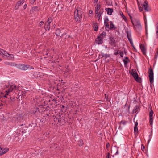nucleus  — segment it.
<instances>
[{"label":"nucleus","mask_w":158,"mask_h":158,"mask_svg":"<svg viewBox=\"0 0 158 158\" xmlns=\"http://www.w3.org/2000/svg\"><path fill=\"white\" fill-rule=\"evenodd\" d=\"M79 10L76 9L74 11V19L76 22H80L81 19L82 18V15L81 14L79 15Z\"/></svg>","instance_id":"f257e3e1"},{"label":"nucleus","mask_w":158,"mask_h":158,"mask_svg":"<svg viewBox=\"0 0 158 158\" xmlns=\"http://www.w3.org/2000/svg\"><path fill=\"white\" fill-rule=\"evenodd\" d=\"M19 69L23 70H26L27 69H33V68L29 65H25L23 64H17L16 67Z\"/></svg>","instance_id":"f03ea898"},{"label":"nucleus","mask_w":158,"mask_h":158,"mask_svg":"<svg viewBox=\"0 0 158 158\" xmlns=\"http://www.w3.org/2000/svg\"><path fill=\"white\" fill-rule=\"evenodd\" d=\"M141 6L142 7H141L138 4L139 8L140 11H142L143 10V7L144 8L145 11L147 12L149 11V6H148L147 1H145L144 3L143 4H142Z\"/></svg>","instance_id":"7ed1b4c3"},{"label":"nucleus","mask_w":158,"mask_h":158,"mask_svg":"<svg viewBox=\"0 0 158 158\" xmlns=\"http://www.w3.org/2000/svg\"><path fill=\"white\" fill-rule=\"evenodd\" d=\"M136 30H140L141 29V25L139 20L136 19L134 22H132Z\"/></svg>","instance_id":"20e7f679"},{"label":"nucleus","mask_w":158,"mask_h":158,"mask_svg":"<svg viewBox=\"0 0 158 158\" xmlns=\"http://www.w3.org/2000/svg\"><path fill=\"white\" fill-rule=\"evenodd\" d=\"M148 74L149 81L151 84L154 81V73L153 71L151 68L149 69Z\"/></svg>","instance_id":"39448f33"},{"label":"nucleus","mask_w":158,"mask_h":158,"mask_svg":"<svg viewBox=\"0 0 158 158\" xmlns=\"http://www.w3.org/2000/svg\"><path fill=\"white\" fill-rule=\"evenodd\" d=\"M116 38L113 37H110V41L109 43L111 46H113L114 47L116 46V43L117 41L116 40Z\"/></svg>","instance_id":"423d86ee"},{"label":"nucleus","mask_w":158,"mask_h":158,"mask_svg":"<svg viewBox=\"0 0 158 158\" xmlns=\"http://www.w3.org/2000/svg\"><path fill=\"white\" fill-rule=\"evenodd\" d=\"M17 89V88L16 87V85H10V87L9 88V89L8 90L6 91V92H7V95H8V94L13 91V90H14V89H15H15Z\"/></svg>","instance_id":"0eeeda50"},{"label":"nucleus","mask_w":158,"mask_h":158,"mask_svg":"<svg viewBox=\"0 0 158 158\" xmlns=\"http://www.w3.org/2000/svg\"><path fill=\"white\" fill-rule=\"evenodd\" d=\"M4 64H5L10 66L11 67H16L17 66V64L15 63V62H9L7 61H5L4 62Z\"/></svg>","instance_id":"6e6552de"},{"label":"nucleus","mask_w":158,"mask_h":158,"mask_svg":"<svg viewBox=\"0 0 158 158\" xmlns=\"http://www.w3.org/2000/svg\"><path fill=\"white\" fill-rule=\"evenodd\" d=\"M153 112L152 110L149 112V123L150 125H152L153 124Z\"/></svg>","instance_id":"1a4fd4ad"},{"label":"nucleus","mask_w":158,"mask_h":158,"mask_svg":"<svg viewBox=\"0 0 158 158\" xmlns=\"http://www.w3.org/2000/svg\"><path fill=\"white\" fill-rule=\"evenodd\" d=\"M140 48L143 55H145L146 54V48L143 44H141L140 45Z\"/></svg>","instance_id":"9d476101"},{"label":"nucleus","mask_w":158,"mask_h":158,"mask_svg":"<svg viewBox=\"0 0 158 158\" xmlns=\"http://www.w3.org/2000/svg\"><path fill=\"white\" fill-rule=\"evenodd\" d=\"M96 43L98 44H101L103 42V39L101 37L98 36L95 41Z\"/></svg>","instance_id":"9b49d317"},{"label":"nucleus","mask_w":158,"mask_h":158,"mask_svg":"<svg viewBox=\"0 0 158 158\" xmlns=\"http://www.w3.org/2000/svg\"><path fill=\"white\" fill-rule=\"evenodd\" d=\"M104 12V10L103 8L99 10V12H98V14H97V17L98 19V20H99L100 19L102 15V14L103 12Z\"/></svg>","instance_id":"f8f14e48"},{"label":"nucleus","mask_w":158,"mask_h":158,"mask_svg":"<svg viewBox=\"0 0 158 158\" xmlns=\"http://www.w3.org/2000/svg\"><path fill=\"white\" fill-rule=\"evenodd\" d=\"M132 76L137 81L139 82H140V81L139 79L138 75L137 73H133L132 74Z\"/></svg>","instance_id":"ddd939ff"},{"label":"nucleus","mask_w":158,"mask_h":158,"mask_svg":"<svg viewBox=\"0 0 158 158\" xmlns=\"http://www.w3.org/2000/svg\"><path fill=\"white\" fill-rule=\"evenodd\" d=\"M105 10L107 11V14L109 15H111L113 12V9L112 8H107L105 9Z\"/></svg>","instance_id":"4468645a"},{"label":"nucleus","mask_w":158,"mask_h":158,"mask_svg":"<svg viewBox=\"0 0 158 158\" xmlns=\"http://www.w3.org/2000/svg\"><path fill=\"white\" fill-rule=\"evenodd\" d=\"M0 54L2 56H6L7 55H9V54L7 52L3 50L0 49Z\"/></svg>","instance_id":"2eb2a0df"},{"label":"nucleus","mask_w":158,"mask_h":158,"mask_svg":"<svg viewBox=\"0 0 158 158\" xmlns=\"http://www.w3.org/2000/svg\"><path fill=\"white\" fill-rule=\"evenodd\" d=\"M40 10V8L37 6H33L32 7V9L31 10V12L32 11V12H34L38 11Z\"/></svg>","instance_id":"dca6fc26"},{"label":"nucleus","mask_w":158,"mask_h":158,"mask_svg":"<svg viewBox=\"0 0 158 158\" xmlns=\"http://www.w3.org/2000/svg\"><path fill=\"white\" fill-rule=\"evenodd\" d=\"M101 5L99 4H97L95 7V14H98L99 10L101 9Z\"/></svg>","instance_id":"f3484780"},{"label":"nucleus","mask_w":158,"mask_h":158,"mask_svg":"<svg viewBox=\"0 0 158 158\" xmlns=\"http://www.w3.org/2000/svg\"><path fill=\"white\" fill-rule=\"evenodd\" d=\"M44 28L46 30H48L49 31L50 29V25L47 24V22L44 23Z\"/></svg>","instance_id":"a211bd4d"},{"label":"nucleus","mask_w":158,"mask_h":158,"mask_svg":"<svg viewBox=\"0 0 158 158\" xmlns=\"http://www.w3.org/2000/svg\"><path fill=\"white\" fill-rule=\"evenodd\" d=\"M24 2V0H20L17 2V5L18 6V7L21 6L22 4H23Z\"/></svg>","instance_id":"6ab92c4d"},{"label":"nucleus","mask_w":158,"mask_h":158,"mask_svg":"<svg viewBox=\"0 0 158 158\" xmlns=\"http://www.w3.org/2000/svg\"><path fill=\"white\" fill-rule=\"evenodd\" d=\"M116 28V27H114V24H113V22H110V27L109 28V29L110 30L114 29H115Z\"/></svg>","instance_id":"aec40b11"},{"label":"nucleus","mask_w":158,"mask_h":158,"mask_svg":"<svg viewBox=\"0 0 158 158\" xmlns=\"http://www.w3.org/2000/svg\"><path fill=\"white\" fill-rule=\"evenodd\" d=\"M134 134L135 136L138 135V130L137 127H134Z\"/></svg>","instance_id":"412c9836"},{"label":"nucleus","mask_w":158,"mask_h":158,"mask_svg":"<svg viewBox=\"0 0 158 158\" xmlns=\"http://www.w3.org/2000/svg\"><path fill=\"white\" fill-rule=\"evenodd\" d=\"M52 20H53V19L52 18H51V17H49L47 19V21L46 22L47 23V24L50 25V23L52 21Z\"/></svg>","instance_id":"4be33fe9"},{"label":"nucleus","mask_w":158,"mask_h":158,"mask_svg":"<svg viewBox=\"0 0 158 158\" xmlns=\"http://www.w3.org/2000/svg\"><path fill=\"white\" fill-rule=\"evenodd\" d=\"M139 108V106H136L133 110V113H136L137 111Z\"/></svg>","instance_id":"5701e85b"},{"label":"nucleus","mask_w":158,"mask_h":158,"mask_svg":"<svg viewBox=\"0 0 158 158\" xmlns=\"http://www.w3.org/2000/svg\"><path fill=\"white\" fill-rule=\"evenodd\" d=\"M61 32H60V31L58 29L56 30V34L57 36H62L63 35L62 34H60Z\"/></svg>","instance_id":"b1692460"},{"label":"nucleus","mask_w":158,"mask_h":158,"mask_svg":"<svg viewBox=\"0 0 158 158\" xmlns=\"http://www.w3.org/2000/svg\"><path fill=\"white\" fill-rule=\"evenodd\" d=\"M106 33L105 32H103L100 35V37H101L102 39L105 36Z\"/></svg>","instance_id":"393cba45"},{"label":"nucleus","mask_w":158,"mask_h":158,"mask_svg":"<svg viewBox=\"0 0 158 158\" xmlns=\"http://www.w3.org/2000/svg\"><path fill=\"white\" fill-rule=\"evenodd\" d=\"M109 21V19H108V18H107V17H106L105 18V19H104V25H106V24H108V21Z\"/></svg>","instance_id":"a878e982"},{"label":"nucleus","mask_w":158,"mask_h":158,"mask_svg":"<svg viewBox=\"0 0 158 158\" xmlns=\"http://www.w3.org/2000/svg\"><path fill=\"white\" fill-rule=\"evenodd\" d=\"M94 29L95 31H97L98 29V26L97 24H95L94 27Z\"/></svg>","instance_id":"bb28decb"},{"label":"nucleus","mask_w":158,"mask_h":158,"mask_svg":"<svg viewBox=\"0 0 158 158\" xmlns=\"http://www.w3.org/2000/svg\"><path fill=\"white\" fill-rule=\"evenodd\" d=\"M125 65H126L129 61V60H126L125 59L123 60Z\"/></svg>","instance_id":"cd10ccee"},{"label":"nucleus","mask_w":158,"mask_h":158,"mask_svg":"<svg viewBox=\"0 0 158 158\" xmlns=\"http://www.w3.org/2000/svg\"><path fill=\"white\" fill-rule=\"evenodd\" d=\"M156 34L157 35V37L158 38V23L156 24Z\"/></svg>","instance_id":"c85d7f7f"},{"label":"nucleus","mask_w":158,"mask_h":158,"mask_svg":"<svg viewBox=\"0 0 158 158\" xmlns=\"http://www.w3.org/2000/svg\"><path fill=\"white\" fill-rule=\"evenodd\" d=\"M102 57H106V58H107V57H110V55L109 54H102Z\"/></svg>","instance_id":"c756f323"},{"label":"nucleus","mask_w":158,"mask_h":158,"mask_svg":"<svg viewBox=\"0 0 158 158\" xmlns=\"http://www.w3.org/2000/svg\"><path fill=\"white\" fill-rule=\"evenodd\" d=\"M119 54L120 55V56L122 57H123V51H119Z\"/></svg>","instance_id":"7c9ffc66"},{"label":"nucleus","mask_w":158,"mask_h":158,"mask_svg":"<svg viewBox=\"0 0 158 158\" xmlns=\"http://www.w3.org/2000/svg\"><path fill=\"white\" fill-rule=\"evenodd\" d=\"M128 39L129 41L130 44H131L132 45L133 44V43L132 42V39H131V37L129 38V37H128Z\"/></svg>","instance_id":"2f4dec72"},{"label":"nucleus","mask_w":158,"mask_h":158,"mask_svg":"<svg viewBox=\"0 0 158 158\" xmlns=\"http://www.w3.org/2000/svg\"><path fill=\"white\" fill-rule=\"evenodd\" d=\"M44 23V22L43 21H41L39 23V25L41 27L43 25Z\"/></svg>","instance_id":"473e14b6"},{"label":"nucleus","mask_w":158,"mask_h":158,"mask_svg":"<svg viewBox=\"0 0 158 158\" xmlns=\"http://www.w3.org/2000/svg\"><path fill=\"white\" fill-rule=\"evenodd\" d=\"M115 52L114 53V54L115 55H117L118 54H119V50H115Z\"/></svg>","instance_id":"72a5a7b5"},{"label":"nucleus","mask_w":158,"mask_h":158,"mask_svg":"<svg viewBox=\"0 0 158 158\" xmlns=\"http://www.w3.org/2000/svg\"><path fill=\"white\" fill-rule=\"evenodd\" d=\"M127 122V121H125L124 120H123V121H121L120 123L121 124H122L124 125V124H126V123Z\"/></svg>","instance_id":"f704fd0d"},{"label":"nucleus","mask_w":158,"mask_h":158,"mask_svg":"<svg viewBox=\"0 0 158 158\" xmlns=\"http://www.w3.org/2000/svg\"><path fill=\"white\" fill-rule=\"evenodd\" d=\"M35 0H30V3L31 4H33Z\"/></svg>","instance_id":"c9c22d12"},{"label":"nucleus","mask_w":158,"mask_h":158,"mask_svg":"<svg viewBox=\"0 0 158 158\" xmlns=\"http://www.w3.org/2000/svg\"><path fill=\"white\" fill-rule=\"evenodd\" d=\"M127 38H128V37H129V38L131 37V34L130 33H128V32H127Z\"/></svg>","instance_id":"e433bc0d"},{"label":"nucleus","mask_w":158,"mask_h":158,"mask_svg":"<svg viewBox=\"0 0 158 158\" xmlns=\"http://www.w3.org/2000/svg\"><path fill=\"white\" fill-rule=\"evenodd\" d=\"M27 6V4H25L24 5V6L23 7V9L25 10Z\"/></svg>","instance_id":"4c0bfd02"},{"label":"nucleus","mask_w":158,"mask_h":158,"mask_svg":"<svg viewBox=\"0 0 158 158\" xmlns=\"http://www.w3.org/2000/svg\"><path fill=\"white\" fill-rule=\"evenodd\" d=\"M120 15L123 18H124L125 17L124 15L122 12H121L120 13Z\"/></svg>","instance_id":"58836bf2"},{"label":"nucleus","mask_w":158,"mask_h":158,"mask_svg":"<svg viewBox=\"0 0 158 158\" xmlns=\"http://www.w3.org/2000/svg\"><path fill=\"white\" fill-rule=\"evenodd\" d=\"M10 99L11 100V101L13 102H14L15 100V98H12L11 97L10 98Z\"/></svg>","instance_id":"ea45409f"},{"label":"nucleus","mask_w":158,"mask_h":158,"mask_svg":"<svg viewBox=\"0 0 158 158\" xmlns=\"http://www.w3.org/2000/svg\"><path fill=\"white\" fill-rule=\"evenodd\" d=\"M105 25V28H109V25L108 24H106V25Z\"/></svg>","instance_id":"a19ab883"},{"label":"nucleus","mask_w":158,"mask_h":158,"mask_svg":"<svg viewBox=\"0 0 158 158\" xmlns=\"http://www.w3.org/2000/svg\"><path fill=\"white\" fill-rule=\"evenodd\" d=\"M106 157V158H110V153L109 152L108 153Z\"/></svg>","instance_id":"79ce46f5"},{"label":"nucleus","mask_w":158,"mask_h":158,"mask_svg":"<svg viewBox=\"0 0 158 158\" xmlns=\"http://www.w3.org/2000/svg\"><path fill=\"white\" fill-rule=\"evenodd\" d=\"M135 126L134 127H137L138 126V123L137 122H136L135 124Z\"/></svg>","instance_id":"37998d69"},{"label":"nucleus","mask_w":158,"mask_h":158,"mask_svg":"<svg viewBox=\"0 0 158 158\" xmlns=\"http://www.w3.org/2000/svg\"><path fill=\"white\" fill-rule=\"evenodd\" d=\"M117 151L116 152V153H115V155L118 154V148H117Z\"/></svg>","instance_id":"c03bdc74"},{"label":"nucleus","mask_w":158,"mask_h":158,"mask_svg":"<svg viewBox=\"0 0 158 158\" xmlns=\"http://www.w3.org/2000/svg\"><path fill=\"white\" fill-rule=\"evenodd\" d=\"M109 147V144L108 143H107L106 144V148H108Z\"/></svg>","instance_id":"a18cd8bd"},{"label":"nucleus","mask_w":158,"mask_h":158,"mask_svg":"<svg viewBox=\"0 0 158 158\" xmlns=\"http://www.w3.org/2000/svg\"><path fill=\"white\" fill-rule=\"evenodd\" d=\"M145 147L144 146H141V149L143 151V150H144Z\"/></svg>","instance_id":"49530a36"},{"label":"nucleus","mask_w":158,"mask_h":158,"mask_svg":"<svg viewBox=\"0 0 158 158\" xmlns=\"http://www.w3.org/2000/svg\"><path fill=\"white\" fill-rule=\"evenodd\" d=\"M158 54H156L155 55V56H154V58L155 59H157V56H158Z\"/></svg>","instance_id":"de8ad7c7"},{"label":"nucleus","mask_w":158,"mask_h":158,"mask_svg":"<svg viewBox=\"0 0 158 158\" xmlns=\"http://www.w3.org/2000/svg\"><path fill=\"white\" fill-rule=\"evenodd\" d=\"M89 14H92L93 13V11L92 10H90L89 11Z\"/></svg>","instance_id":"09e8293b"},{"label":"nucleus","mask_w":158,"mask_h":158,"mask_svg":"<svg viewBox=\"0 0 158 158\" xmlns=\"http://www.w3.org/2000/svg\"><path fill=\"white\" fill-rule=\"evenodd\" d=\"M149 137L150 138L148 140V142L149 143L150 140V139L151 138V135H149Z\"/></svg>","instance_id":"8fccbe9b"},{"label":"nucleus","mask_w":158,"mask_h":158,"mask_svg":"<svg viewBox=\"0 0 158 158\" xmlns=\"http://www.w3.org/2000/svg\"><path fill=\"white\" fill-rule=\"evenodd\" d=\"M19 7H18V6H15V9L17 10V9H18V8H19Z\"/></svg>","instance_id":"3c124183"},{"label":"nucleus","mask_w":158,"mask_h":158,"mask_svg":"<svg viewBox=\"0 0 158 158\" xmlns=\"http://www.w3.org/2000/svg\"><path fill=\"white\" fill-rule=\"evenodd\" d=\"M7 92H6V94H5V95L4 96V97H5V98H7V95H7Z\"/></svg>","instance_id":"603ef678"},{"label":"nucleus","mask_w":158,"mask_h":158,"mask_svg":"<svg viewBox=\"0 0 158 158\" xmlns=\"http://www.w3.org/2000/svg\"><path fill=\"white\" fill-rule=\"evenodd\" d=\"M125 59L126 60H129L128 58L127 57H125Z\"/></svg>","instance_id":"864d4df0"},{"label":"nucleus","mask_w":158,"mask_h":158,"mask_svg":"<svg viewBox=\"0 0 158 158\" xmlns=\"http://www.w3.org/2000/svg\"><path fill=\"white\" fill-rule=\"evenodd\" d=\"M9 55L11 56V58H14V56L13 55H10V54H9Z\"/></svg>","instance_id":"5fc2aeb1"},{"label":"nucleus","mask_w":158,"mask_h":158,"mask_svg":"<svg viewBox=\"0 0 158 158\" xmlns=\"http://www.w3.org/2000/svg\"><path fill=\"white\" fill-rule=\"evenodd\" d=\"M98 0H94V3L95 2H97L98 1Z\"/></svg>","instance_id":"6e6d98bb"},{"label":"nucleus","mask_w":158,"mask_h":158,"mask_svg":"<svg viewBox=\"0 0 158 158\" xmlns=\"http://www.w3.org/2000/svg\"><path fill=\"white\" fill-rule=\"evenodd\" d=\"M56 27V25L55 24H54L53 25V27H54V28Z\"/></svg>","instance_id":"4d7b16f0"},{"label":"nucleus","mask_w":158,"mask_h":158,"mask_svg":"<svg viewBox=\"0 0 158 158\" xmlns=\"http://www.w3.org/2000/svg\"><path fill=\"white\" fill-rule=\"evenodd\" d=\"M82 143V142H81V145H82V144L83 143Z\"/></svg>","instance_id":"13d9d810"},{"label":"nucleus","mask_w":158,"mask_h":158,"mask_svg":"<svg viewBox=\"0 0 158 158\" xmlns=\"http://www.w3.org/2000/svg\"><path fill=\"white\" fill-rule=\"evenodd\" d=\"M46 55H47L48 56V53H46Z\"/></svg>","instance_id":"bf43d9fd"},{"label":"nucleus","mask_w":158,"mask_h":158,"mask_svg":"<svg viewBox=\"0 0 158 158\" xmlns=\"http://www.w3.org/2000/svg\"><path fill=\"white\" fill-rule=\"evenodd\" d=\"M56 99H54L53 100V101H56Z\"/></svg>","instance_id":"052dcab7"},{"label":"nucleus","mask_w":158,"mask_h":158,"mask_svg":"<svg viewBox=\"0 0 158 158\" xmlns=\"http://www.w3.org/2000/svg\"><path fill=\"white\" fill-rule=\"evenodd\" d=\"M156 54L158 55V51H157V53H156Z\"/></svg>","instance_id":"680f3d73"},{"label":"nucleus","mask_w":158,"mask_h":158,"mask_svg":"<svg viewBox=\"0 0 158 158\" xmlns=\"http://www.w3.org/2000/svg\"><path fill=\"white\" fill-rule=\"evenodd\" d=\"M2 60L0 58V61H1Z\"/></svg>","instance_id":"e2e57ef3"},{"label":"nucleus","mask_w":158,"mask_h":158,"mask_svg":"<svg viewBox=\"0 0 158 158\" xmlns=\"http://www.w3.org/2000/svg\"><path fill=\"white\" fill-rule=\"evenodd\" d=\"M62 107H63V108H64V106H62Z\"/></svg>","instance_id":"0e129e2a"}]
</instances>
